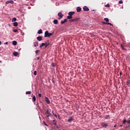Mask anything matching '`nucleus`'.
Returning a JSON list of instances; mask_svg holds the SVG:
<instances>
[{
  "instance_id": "obj_23",
  "label": "nucleus",
  "mask_w": 130,
  "mask_h": 130,
  "mask_svg": "<svg viewBox=\"0 0 130 130\" xmlns=\"http://www.w3.org/2000/svg\"><path fill=\"white\" fill-rule=\"evenodd\" d=\"M13 55H14V56H17L18 55V52H14L13 53Z\"/></svg>"
},
{
  "instance_id": "obj_11",
  "label": "nucleus",
  "mask_w": 130,
  "mask_h": 130,
  "mask_svg": "<svg viewBox=\"0 0 130 130\" xmlns=\"http://www.w3.org/2000/svg\"><path fill=\"white\" fill-rule=\"evenodd\" d=\"M74 120V118L73 117H70V118L68 119V122H72L73 120Z\"/></svg>"
},
{
  "instance_id": "obj_3",
  "label": "nucleus",
  "mask_w": 130,
  "mask_h": 130,
  "mask_svg": "<svg viewBox=\"0 0 130 130\" xmlns=\"http://www.w3.org/2000/svg\"><path fill=\"white\" fill-rule=\"evenodd\" d=\"M58 20H60L61 19H62V17H63V14L61 12H59L58 13Z\"/></svg>"
},
{
  "instance_id": "obj_6",
  "label": "nucleus",
  "mask_w": 130,
  "mask_h": 130,
  "mask_svg": "<svg viewBox=\"0 0 130 130\" xmlns=\"http://www.w3.org/2000/svg\"><path fill=\"white\" fill-rule=\"evenodd\" d=\"M45 100L46 103H47V104H50V101L49 100V99L48 98H47V96H45Z\"/></svg>"
},
{
  "instance_id": "obj_41",
  "label": "nucleus",
  "mask_w": 130,
  "mask_h": 130,
  "mask_svg": "<svg viewBox=\"0 0 130 130\" xmlns=\"http://www.w3.org/2000/svg\"><path fill=\"white\" fill-rule=\"evenodd\" d=\"M52 67H53V68H54V67H55V64L54 63H52Z\"/></svg>"
},
{
  "instance_id": "obj_49",
  "label": "nucleus",
  "mask_w": 130,
  "mask_h": 130,
  "mask_svg": "<svg viewBox=\"0 0 130 130\" xmlns=\"http://www.w3.org/2000/svg\"><path fill=\"white\" fill-rule=\"evenodd\" d=\"M8 42H6V43H4V44H8Z\"/></svg>"
},
{
  "instance_id": "obj_37",
  "label": "nucleus",
  "mask_w": 130,
  "mask_h": 130,
  "mask_svg": "<svg viewBox=\"0 0 130 130\" xmlns=\"http://www.w3.org/2000/svg\"><path fill=\"white\" fill-rule=\"evenodd\" d=\"M105 118H106V119H108V118H109V115H106Z\"/></svg>"
},
{
  "instance_id": "obj_13",
  "label": "nucleus",
  "mask_w": 130,
  "mask_h": 130,
  "mask_svg": "<svg viewBox=\"0 0 130 130\" xmlns=\"http://www.w3.org/2000/svg\"><path fill=\"white\" fill-rule=\"evenodd\" d=\"M34 46H35V47H37V46H38V45L39 44V43H38V42H35L34 43Z\"/></svg>"
},
{
  "instance_id": "obj_38",
  "label": "nucleus",
  "mask_w": 130,
  "mask_h": 130,
  "mask_svg": "<svg viewBox=\"0 0 130 130\" xmlns=\"http://www.w3.org/2000/svg\"><path fill=\"white\" fill-rule=\"evenodd\" d=\"M123 3V2H122V0H120L119 1V4H122Z\"/></svg>"
},
{
  "instance_id": "obj_25",
  "label": "nucleus",
  "mask_w": 130,
  "mask_h": 130,
  "mask_svg": "<svg viewBox=\"0 0 130 130\" xmlns=\"http://www.w3.org/2000/svg\"><path fill=\"white\" fill-rule=\"evenodd\" d=\"M39 52H40V50H36V51H35L36 54H38V53H39Z\"/></svg>"
},
{
  "instance_id": "obj_51",
  "label": "nucleus",
  "mask_w": 130,
  "mask_h": 130,
  "mask_svg": "<svg viewBox=\"0 0 130 130\" xmlns=\"http://www.w3.org/2000/svg\"><path fill=\"white\" fill-rule=\"evenodd\" d=\"M56 128H59V127H58V126H56Z\"/></svg>"
},
{
  "instance_id": "obj_5",
  "label": "nucleus",
  "mask_w": 130,
  "mask_h": 130,
  "mask_svg": "<svg viewBox=\"0 0 130 130\" xmlns=\"http://www.w3.org/2000/svg\"><path fill=\"white\" fill-rule=\"evenodd\" d=\"M101 125H102V126H103V127H105V128H106V127H107V126H108V125L104 122H102L101 124Z\"/></svg>"
},
{
  "instance_id": "obj_27",
  "label": "nucleus",
  "mask_w": 130,
  "mask_h": 130,
  "mask_svg": "<svg viewBox=\"0 0 130 130\" xmlns=\"http://www.w3.org/2000/svg\"><path fill=\"white\" fill-rule=\"evenodd\" d=\"M52 114L54 115V116H55V117H57V115L54 114V112L53 111H52Z\"/></svg>"
},
{
  "instance_id": "obj_54",
  "label": "nucleus",
  "mask_w": 130,
  "mask_h": 130,
  "mask_svg": "<svg viewBox=\"0 0 130 130\" xmlns=\"http://www.w3.org/2000/svg\"><path fill=\"white\" fill-rule=\"evenodd\" d=\"M117 45H118V42L116 43Z\"/></svg>"
},
{
  "instance_id": "obj_36",
  "label": "nucleus",
  "mask_w": 130,
  "mask_h": 130,
  "mask_svg": "<svg viewBox=\"0 0 130 130\" xmlns=\"http://www.w3.org/2000/svg\"><path fill=\"white\" fill-rule=\"evenodd\" d=\"M129 84H130V81L129 80H127V81L126 82V84L128 85H129Z\"/></svg>"
},
{
  "instance_id": "obj_7",
  "label": "nucleus",
  "mask_w": 130,
  "mask_h": 130,
  "mask_svg": "<svg viewBox=\"0 0 130 130\" xmlns=\"http://www.w3.org/2000/svg\"><path fill=\"white\" fill-rule=\"evenodd\" d=\"M83 9V11H84V12H88L90 10V9H89V8H88V7H87V6H84Z\"/></svg>"
},
{
  "instance_id": "obj_14",
  "label": "nucleus",
  "mask_w": 130,
  "mask_h": 130,
  "mask_svg": "<svg viewBox=\"0 0 130 130\" xmlns=\"http://www.w3.org/2000/svg\"><path fill=\"white\" fill-rule=\"evenodd\" d=\"M44 45H46V43H42V44H41L40 46V48H42V47H43V46H44Z\"/></svg>"
},
{
  "instance_id": "obj_35",
  "label": "nucleus",
  "mask_w": 130,
  "mask_h": 130,
  "mask_svg": "<svg viewBox=\"0 0 130 130\" xmlns=\"http://www.w3.org/2000/svg\"><path fill=\"white\" fill-rule=\"evenodd\" d=\"M57 117H58V119H59L60 120L61 119V118H60V116L59 115H58Z\"/></svg>"
},
{
  "instance_id": "obj_30",
  "label": "nucleus",
  "mask_w": 130,
  "mask_h": 130,
  "mask_svg": "<svg viewBox=\"0 0 130 130\" xmlns=\"http://www.w3.org/2000/svg\"><path fill=\"white\" fill-rule=\"evenodd\" d=\"M105 7H106L107 8H110V5L108 4L106 5H105Z\"/></svg>"
},
{
  "instance_id": "obj_55",
  "label": "nucleus",
  "mask_w": 130,
  "mask_h": 130,
  "mask_svg": "<svg viewBox=\"0 0 130 130\" xmlns=\"http://www.w3.org/2000/svg\"><path fill=\"white\" fill-rule=\"evenodd\" d=\"M95 10H93L92 11L94 12Z\"/></svg>"
},
{
  "instance_id": "obj_42",
  "label": "nucleus",
  "mask_w": 130,
  "mask_h": 130,
  "mask_svg": "<svg viewBox=\"0 0 130 130\" xmlns=\"http://www.w3.org/2000/svg\"><path fill=\"white\" fill-rule=\"evenodd\" d=\"M126 122V120L124 119V120H123V123L124 124V123H125Z\"/></svg>"
},
{
  "instance_id": "obj_18",
  "label": "nucleus",
  "mask_w": 130,
  "mask_h": 130,
  "mask_svg": "<svg viewBox=\"0 0 130 130\" xmlns=\"http://www.w3.org/2000/svg\"><path fill=\"white\" fill-rule=\"evenodd\" d=\"M69 22H71V23H73V22H76V18L72 19L69 20Z\"/></svg>"
},
{
  "instance_id": "obj_33",
  "label": "nucleus",
  "mask_w": 130,
  "mask_h": 130,
  "mask_svg": "<svg viewBox=\"0 0 130 130\" xmlns=\"http://www.w3.org/2000/svg\"><path fill=\"white\" fill-rule=\"evenodd\" d=\"M34 75H35V76H36V75H37V71H35L34 72Z\"/></svg>"
},
{
  "instance_id": "obj_9",
  "label": "nucleus",
  "mask_w": 130,
  "mask_h": 130,
  "mask_svg": "<svg viewBox=\"0 0 130 130\" xmlns=\"http://www.w3.org/2000/svg\"><path fill=\"white\" fill-rule=\"evenodd\" d=\"M76 11H77V13H80V12H81V11H82V8L80 7H78L76 9Z\"/></svg>"
},
{
  "instance_id": "obj_44",
  "label": "nucleus",
  "mask_w": 130,
  "mask_h": 130,
  "mask_svg": "<svg viewBox=\"0 0 130 130\" xmlns=\"http://www.w3.org/2000/svg\"><path fill=\"white\" fill-rule=\"evenodd\" d=\"M38 96L39 98H41V96H42L41 93H39Z\"/></svg>"
},
{
  "instance_id": "obj_19",
  "label": "nucleus",
  "mask_w": 130,
  "mask_h": 130,
  "mask_svg": "<svg viewBox=\"0 0 130 130\" xmlns=\"http://www.w3.org/2000/svg\"><path fill=\"white\" fill-rule=\"evenodd\" d=\"M17 21V18H15L14 17L13 18H12V22H16Z\"/></svg>"
},
{
  "instance_id": "obj_34",
  "label": "nucleus",
  "mask_w": 130,
  "mask_h": 130,
  "mask_svg": "<svg viewBox=\"0 0 130 130\" xmlns=\"http://www.w3.org/2000/svg\"><path fill=\"white\" fill-rule=\"evenodd\" d=\"M64 23H66V22L64 21H62V20L61 21V25H63V24H64Z\"/></svg>"
},
{
  "instance_id": "obj_24",
  "label": "nucleus",
  "mask_w": 130,
  "mask_h": 130,
  "mask_svg": "<svg viewBox=\"0 0 130 130\" xmlns=\"http://www.w3.org/2000/svg\"><path fill=\"white\" fill-rule=\"evenodd\" d=\"M52 123L54 125H56V122H55V120H53L52 121Z\"/></svg>"
},
{
  "instance_id": "obj_16",
  "label": "nucleus",
  "mask_w": 130,
  "mask_h": 130,
  "mask_svg": "<svg viewBox=\"0 0 130 130\" xmlns=\"http://www.w3.org/2000/svg\"><path fill=\"white\" fill-rule=\"evenodd\" d=\"M42 29H40V30H38V34H42Z\"/></svg>"
},
{
  "instance_id": "obj_53",
  "label": "nucleus",
  "mask_w": 130,
  "mask_h": 130,
  "mask_svg": "<svg viewBox=\"0 0 130 130\" xmlns=\"http://www.w3.org/2000/svg\"><path fill=\"white\" fill-rule=\"evenodd\" d=\"M120 126L121 127H122V125H120Z\"/></svg>"
},
{
  "instance_id": "obj_46",
  "label": "nucleus",
  "mask_w": 130,
  "mask_h": 130,
  "mask_svg": "<svg viewBox=\"0 0 130 130\" xmlns=\"http://www.w3.org/2000/svg\"><path fill=\"white\" fill-rule=\"evenodd\" d=\"M64 22H65V23H66V22H68V19H64V20H63Z\"/></svg>"
},
{
  "instance_id": "obj_31",
  "label": "nucleus",
  "mask_w": 130,
  "mask_h": 130,
  "mask_svg": "<svg viewBox=\"0 0 130 130\" xmlns=\"http://www.w3.org/2000/svg\"><path fill=\"white\" fill-rule=\"evenodd\" d=\"M13 31L15 32H19V31H18L17 29H14Z\"/></svg>"
},
{
  "instance_id": "obj_21",
  "label": "nucleus",
  "mask_w": 130,
  "mask_h": 130,
  "mask_svg": "<svg viewBox=\"0 0 130 130\" xmlns=\"http://www.w3.org/2000/svg\"><path fill=\"white\" fill-rule=\"evenodd\" d=\"M13 25L14 26V27H17V26H18V22H15L13 23Z\"/></svg>"
},
{
  "instance_id": "obj_48",
  "label": "nucleus",
  "mask_w": 130,
  "mask_h": 130,
  "mask_svg": "<svg viewBox=\"0 0 130 130\" xmlns=\"http://www.w3.org/2000/svg\"><path fill=\"white\" fill-rule=\"evenodd\" d=\"M117 126V125L116 124H115L114 126V127H116Z\"/></svg>"
},
{
  "instance_id": "obj_4",
  "label": "nucleus",
  "mask_w": 130,
  "mask_h": 130,
  "mask_svg": "<svg viewBox=\"0 0 130 130\" xmlns=\"http://www.w3.org/2000/svg\"><path fill=\"white\" fill-rule=\"evenodd\" d=\"M45 114H48V115H47V117L48 118V117H49V116H51V113H50L49 112V110L47 109L46 112H45Z\"/></svg>"
},
{
  "instance_id": "obj_17",
  "label": "nucleus",
  "mask_w": 130,
  "mask_h": 130,
  "mask_svg": "<svg viewBox=\"0 0 130 130\" xmlns=\"http://www.w3.org/2000/svg\"><path fill=\"white\" fill-rule=\"evenodd\" d=\"M12 44H13V45H14V46L17 45V41H13L12 42Z\"/></svg>"
},
{
  "instance_id": "obj_47",
  "label": "nucleus",
  "mask_w": 130,
  "mask_h": 130,
  "mask_svg": "<svg viewBox=\"0 0 130 130\" xmlns=\"http://www.w3.org/2000/svg\"><path fill=\"white\" fill-rule=\"evenodd\" d=\"M37 60H39V59H40V58L39 57H38L37 58Z\"/></svg>"
},
{
  "instance_id": "obj_15",
  "label": "nucleus",
  "mask_w": 130,
  "mask_h": 130,
  "mask_svg": "<svg viewBox=\"0 0 130 130\" xmlns=\"http://www.w3.org/2000/svg\"><path fill=\"white\" fill-rule=\"evenodd\" d=\"M32 100L33 102H35V101H36V97L35 96V95H33Z\"/></svg>"
},
{
  "instance_id": "obj_22",
  "label": "nucleus",
  "mask_w": 130,
  "mask_h": 130,
  "mask_svg": "<svg viewBox=\"0 0 130 130\" xmlns=\"http://www.w3.org/2000/svg\"><path fill=\"white\" fill-rule=\"evenodd\" d=\"M121 47L122 49V50H126V49H125L124 47H123V45H122V44H121Z\"/></svg>"
},
{
  "instance_id": "obj_40",
  "label": "nucleus",
  "mask_w": 130,
  "mask_h": 130,
  "mask_svg": "<svg viewBox=\"0 0 130 130\" xmlns=\"http://www.w3.org/2000/svg\"><path fill=\"white\" fill-rule=\"evenodd\" d=\"M45 45V48H46L47 47V46H48L49 45V43H48V44L46 43V44Z\"/></svg>"
},
{
  "instance_id": "obj_28",
  "label": "nucleus",
  "mask_w": 130,
  "mask_h": 130,
  "mask_svg": "<svg viewBox=\"0 0 130 130\" xmlns=\"http://www.w3.org/2000/svg\"><path fill=\"white\" fill-rule=\"evenodd\" d=\"M43 123L44 125H46V126H48V125H47V123H46V122H45V121H43Z\"/></svg>"
},
{
  "instance_id": "obj_43",
  "label": "nucleus",
  "mask_w": 130,
  "mask_h": 130,
  "mask_svg": "<svg viewBox=\"0 0 130 130\" xmlns=\"http://www.w3.org/2000/svg\"><path fill=\"white\" fill-rule=\"evenodd\" d=\"M52 82L53 84H54V78L52 79Z\"/></svg>"
},
{
  "instance_id": "obj_20",
  "label": "nucleus",
  "mask_w": 130,
  "mask_h": 130,
  "mask_svg": "<svg viewBox=\"0 0 130 130\" xmlns=\"http://www.w3.org/2000/svg\"><path fill=\"white\" fill-rule=\"evenodd\" d=\"M104 21H106V22L107 23H108V22H109V19L108 18H104Z\"/></svg>"
},
{
  "instance_id": "obj_50",
  "label": "nucleus",
  "mask_w": 130,
  "mask_h": 130,
  "mask_svg": "<svg viewBox=\"0 0 130 130\" xmlns=\"http://www.w3.org/2000/svg\"><path fill=\"white\" fill-rule=\"evenodd\" d=\"M120 76H121V75H122V73L121 72H120Z\"/></svg>"
},
{
  "instance_id": "obj_2",
  "label": "nucleus",
  "mask_w": 130,
  "mask_h": 130,
  "mask_svg": "<svg viewBox=\"0 0 130 130\" xmlns=\"http://www.w3.org/2000/svg\"><path fill=\"white\" fill-rule=\"evenodd\" d=\"M75 14V12L71 11L69 12L68 15L69 16H67V19L68 20H71V19H73V15Z\"/></svg>"
},
{
  "instance_id": "obj_1",
  "label": "nucleus",
  "mask_w": 130,
  "mask_h": 130,
  "mask_svg": "<svg viewBox=\"0 0 130 130\" xmlns=\"http://www.w3.org/2000/svg\"><path fill=\"white\" fill-rule=\"evenodd\" d=\"M52 35H53V32H49L48 30H46L45 32L44 37L45 38L50 37V36H52Z\"/></svg>"
},
{
  "instance_id": "obj_39",
  "label": "nucleus",
  "mask_w": 130,
  "mask_h": 130,
  "mask_svg": "<svg viewBox=\"0 0 130 130\" xmlns=\"http://www.w3.org/2000/svg\"><path fill=\"white\" fill-rule=\"evenodd\" d=\"M102 24H104V25H107V22H105L104 21L102 22Z\"/></svg>"
},
{
  "instance_id": "obj_10",
  "label": "nucleus",
  "mask_w": 130,
  "mask_h": 130,
  "mask_svg": "<svg viewBox=\"0 0 130 130\" xmlns=\"http://www.w3.org/2000/svg\"><path fill=\"white\" fill-rule=\"evenodd\" d=\"M53 23L55 24V25H57V24H58V20H57V19H54L53 20Z\"/></svg>"
},
{
  "instance_id": "obj_12",
  "label": "nucleus",
  "mask_w": 130,
  "mask_h": 130,
  "mask_svg": "<svg viewBox=\"0 0 130 130\" xmlns=\"http://www.w3.org/2000/svg\"><path fill=\"white\" fill-rule=\"evenodd\" d=\"M37 39L38 41H42V37L41 36H39L37 38Z\"/></svg>"
},
{
  "instance_id": "obj_32",
  "label": "nucleus",
  "mask_w": 130,
  "mask_h": 130,
  "mask_svg": "<svg viewBox=\"0 0 130 130\" xmlns=\"http://www.w3.org/2000/svg\"><path fill=\"white\" fill-rule=\"evenodd\" d=\"M81 18H75V21L77 22V21H79Z\"/></svg>"
},
{
  "instance_id": "obj_29",
  "label": "nucleus",
  "mask_w": 130,
  "mask_h": 130,
  "mask_svg": "<svg viewBox=\"0 0 130 130\" xmlns=\"http://www.w3.org/2000/svg\"><path fill=\"white\" fill-rule=\"evenodd\" d=\"M25 94H31V91H26Z\"/></svg>"
},
{
  "instance_id": "obj_8",
  "label": "nucleus",
  "mask_w": 130,
  "mask_h": 130,
  "mask_svg": "<svg viewBox=\"0 0 130 130\" xmlns=\"http://www.w3.org/2000/svg\"><path fill=\"white\" fill-rule=\"evenodd\" d=\"M8 4H14V1L13 0H9L6 2V4L8 5Z\"/></svg>"
},
{
  "instance_id": "obj_56",
  "label": "nucleus",
  "mask_w": 130,
  "mask_h": 130,
  "mask_svg": "<svg viewBox=\"0 0 130 130\" xmlns=\"http://www.w3.org/2000/svg\"><path fill=\"white\" fill-rule=\"evenodd\" d=\"M14 1H16V0H14Z\"/></svg>"
},
{
  "instance_id": "obj_52",
  "label": "nucleus",
  "mask_w": 130,
  "mask_h": 130,
  "mask_svg": "<svg viewBox=\"0 0 130 130\" xmlns=\"http://www.w3.org/2000/svg\"><path fill=\"white\" fill-rule=\"evenodd\" d=\"M0 45H2V41H0Z\"/></svg>"
},
{
  "instance_id": "obj_26",
  "label": "nucleus",
  "mask_w": 130,
  "mask_h": 130,
  "mask_svg": "<svg viewBox=\"0 0 130 130\" xmlns=\"http://www.w3.org/2000/svg\"><path fill=\"white\" fill-rule=\"evenodd\" d=\"M107 25H110V26H112V27H113V24L111 23L107 22Z\"/></svg>"
},
{
  "instance_id": "obj_45",
  "label": "nucleus",
  "mask_w": 130,
  "mask_h": 130,
  "mask_svg": "<svg viewBox=\"0 0 130 130\" xmlns=\"http://www.w3.org/2000/svg\"><path fill=\"white\" fill-rule=\"evenodd\" d=\"M126 122H127L128 124H130V120H126Z\"/></svg>"
}]
</instances>
